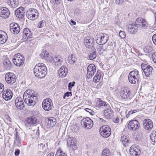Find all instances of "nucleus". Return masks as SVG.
I'll return each instance as SVG.
<instances>
[{
  "label": "nucleus",
  "instance_id": "f257e3e1",
  "mask_svg": "<svg viewBox=\"0 0 156 156\" xmlns=\"http://www.w3.org/2000/svg\"><path fill=\"white\" fill-rule=\"evenodd\" d=\"M34 70L35 76L40 79L44 78L47 74V68L43 63H39L36 64Z\"/></svg>",
  "mask_w": 156,
  "mask_h": 156
},
{
  "label": "nucleus",
  "instance_id": "f03ea898",
  "mask_svg": "<svg viewBox=\"0 0 156 156\" xmlns=\"http://www.w3.org/2000/svg\"><path fill=\"white\" fill-rule=\"evenodd\" d=\"M136 24L137 27H139L144 30L148 29L150 28V26L146 20L141 17L138 18L136 19Z\"/></svg>",
  "mask_w": 156,
  "mask_h": 156
},
{
  "label": "nucleus",
  "instance_id": "7ed1b4c3",
  "mask_svg": "<svg viewBox=\"0 0 156 156\" xmlns=\"http://www.w3.org/2000/svg\"><path fill=\"white\" fill-rule=\"evenodd\" d=\"M128 79L130 83L135 84L138 82L140 80V75L138 71L136 70L130 72L128 76Z\"/></svg>",
  "mask_w": 156,
  "mask_h": 156
},
{
  "label": "nucleus",
  "instance_id": "20e7f679",
  "mask_svg": "<svg viewBox=\"0 0 156 156\" xmlns=\"http://www.w3.org/2000/svg\"><path fill=\"white\" fill-rule=\"evenodd\" d=\"M25 103L29 106H34L37 101V96L35 94L23 97Z\"/></svg>",
  "mask_w": 156,
  "mask_h": 156
},
{
  "label": "nucleus",
  "instance_id": "39448f33",
  "mask_svg": "<svg viewBox=\"0 0 156 156\" xmlns=\"http://www.w3.org/2000/svg\"><path fill=\"white\" fill-rule=\"evenodd\" d=\"M12 61L15 65L20 66L24 64V58L20 54L18 53L14 55L12 58Z\"/></svg>",
  "mask_w": 156,
  "mask_h": 156
},
{
  "label": "nucleus",
  "instance_id": "423d86ee",
  "mask_svg": "<svg viewBox=\"0 0 156 156\" xmlns=\"http://www.w3.org/2000/svg\"><path fill=\"white\" fill-rule=\"evenodd\" d=\"M39 12L34 9H30L27 11L26 15L28 19L34 20L37 19L39 16Z\"/></svg>",
  "mask_w": 156,
  "mask_h": 156
},
{
  "label": "nucleus",
  "instance_id": "0eeeda50",
  "mask_svg": "<svg viewBox=\"0 0 156 156\" xmlns=\"http://www.w3.org/2000/svg\"><path fill=\"white\" fill-rule=\"evenodd\" d=\"M95 39L98 44H105L108 39V36L106 34L99 33L96 36Z\"/></svg>",
  "mask_w": 156,
  "mask_h": 156
},
{
  "label": "nucleus",
  "instance_id": "6e6552de",
  "mask_svg": "<svg viewBox=\"0 0 156 156\" xmlns=\"http://www.w3.org/2000/svg\"><path fill=\"white\" fill-rule=\"evenodd\" d=\"M101 135L104 137H107L111 134V129L108 126L105 125L102 126L99 129Z\"/></svg>",
  "mask_w": 156,
  "mask_h": 156
},
{
  "label": "nucleus",
  "instance_id": "1a4fd4ad",
  "mask_svg": "<svg viewBox=\"0 0 156 156\" xmlns=\"http://www.w3.org/2000/svg\"><path fill=\"white\" fill-rule=\"evenodd\" d=\"M16 78L15 75L13 73H8L5 75V80L8 83L12 84L16 81Z\"/></svg>",
  "mask_w": 156,
  "mask_h": 156
},
{
  "label": "nucleus",
  "instance_id": "9d476101",
  "mask_svg": "<svg viewBox=\"0 0 156 156\" xmlns=\"http://www.w3.org/2000/svg\"><path fill=\"white\" fill-rule=\"evenodd\" d=\"M53 106L51 100L49 98L44 99L42 103V107L46 111H49L51 109Z\"/></svg>",
  "mask_w": 156,
  "mask_h": 156
},
{
  "label": "nucleus",
  "instance_id": "9b49d317",
  "mask_svg": "<svg viewBox=\"0 0 156 156\" xmlns=\"http://www.w3.org/2000/svg\"><path fill=\"white\" fill-rule=\"evenodd\" d=\"M141 68L146 76L149 77L152 74L153 68L150 66L146 64H142L141 65Z\"/></svg>",
  "mask_w": 156,
  "mask_h": 156
},
{
  "label": "nucleus",
  "instance_id": "f8f14e48",
  "mask_svg": "<svg viewBox=\"0 0 156 156\" xmlns=\"http://www.w3.org/2000/svg\"><path fill=\"white\" fill-rule=\"evenodd\" d=\"M143 128L147 130H151L153 127V123L152 120L145 119L143 121Z\"/></svg>",
  "mask_w": 156,
  "mask_h": 156
},
{
  "label": "nucleus",
  "instance_id": "ddd939ff",
  "mask_svg": "<svg viewBox=\"0 0 156 156\" xmlns=\"http://www.w3.org/2000/svg\"><path fill=\"white\" fill-rule=\"evenodd\" d=\"M129 153L131 156H139L141 151L139 147L136 145H133L130 148Z\"/></svg>",
  "mask_w": 156,
  "mask_h": 156
},
{
  "label": "nucleus",
  "instance_id": "4468645a",
  "mask_svg": "<svg viewBox=\"0 0 156 156\" xmlns=\"http://www.w3.org/2000/svg\"><path fill=\"white\" fill-rule=\"evenodd\" d=\"M96 71V68L94 64H91L87 67V77L89 79L91 78Z\"/></svg>",
  "mask_w": 156,
  "mask_h": 156
},
{
  "label": "nucleus",
  "instance_id": "2eb2a0df",
  "mask_svg": "<svg viewBox=\"0 0 156 156\" xmlns=\"http://www.w3.org/2000/svg\"><path fill=\"white\" fill-rule=\"evenodd\" d=\"M81 123L86 129H90L92 127L93 123L92 121L89 118L87 117L81 120Z\"/></svg>",
  "mask_w": 156,
  "mask_h": 156
},
{
  "label": "nucleus",
  "instance_id": "dca6fc26",
  "mask_svg": "<svg viewBox=\"0 0 156 156\" xmlns=\"http://www.w3.org/2000/svg\"><path fill=\"white\" fill-rule=\"evenodd\" d=\"M84 43L87 48H92L94 46V39L91 37H87L84 40Z\"/></svg>",
  "mask_w": 156,
  "mask_h": 156
},
{
  "label": "nucleus",
  "instance_id": "f3484780",
  "mask_svg": "<svg viewBox=\"0 0 156 156\" xmlns=\"http://www.w3.org/2000/svg\"><path fill=\"white\" fill-rule=\"evenodd\" d=\"M127 30L130 33L133 34L137 30L138 27L136 24L134 23L130 22L126 25Z\"/></svg>",
  "mask_w": 156,
  "mask_h": 156
},
{
  "label": "nucleus",
  "instance_id": "a211bd4d",
  "mask_svg": "<svg viewBox=\"0 0 156 156\" xmlns=\"http://www.w3.org/2000/svg\"><path fill=\"white\" fill-rule=\"evenodd\" d=\"M10 30L13 34H17L19 33L20 29L19 25L17 23H12L10 25Z\"/></svg>",
  "mask_w": 156,
  "mask_h": 156
},
{
  "label": "nucleus",
  "instance_id": "6ab92c4d",
  "mask_svg": "<svg viewBox=\"0 0 156 156\" xmlns=\"http://www.w3.org/2000/svg\"><path fill=\"white\" fill-rule=\"evenodd\" d=\"M128 126L129 128L130 129L135 130L139 128L140 124L138 121L134 120L129 122Z\"/></svg>",
  "mask_w": 156,
  "mask_h": 156
},
{
  "label": "nucleus",
  "instance_id": "aec40b11",
  "mask_svg": "<svg viewBox=\"0 0 156 156\" xmlns=\"http://www.w3.org/2000/svg\"><path fill=\"white\" fill-rule=\"evenodd\" d=\"M76 140L73 137H70L67 140V145L69 148L72 150H75L76 148Z\"/></svg>",
  "mask_w": 156,
  "mask_h": 156
},
{
  "label": "nucleus",
  "instance_id": "412c9836",
  "mask_svg": "<svg viewBox=\"0 0 156 156\" xmlns=\"http://www.w3.org/2000/svg\"><path fill=\"white\" fill-rule=\"evenodd\" d=\"M10 12L9 9L5 7L0 9V16L3 19H6L9 17Z\"/></svg>",
  "mask_w": 156,
  "mask_h": 156
},
{
  "label": "nucleus",
  "instance_id": "4be33fe9",
  "mask_svg": "<svg viewBox=\"0 0 156 156\" xmlns=\"http://www.w3.org/2000/svg\"><path fill=\"white\" fill-rule=\"evenodd\" d=\"M38 122V121L36 117L31 116L27 119L26 125L30 126H36Z\"/></svg>",
  "mask_w": 156,
  "mask_h": 156
},
{
  "label": "nucleus",
  "instance_id": "5701e85b",
  "mask_svg": "<svg viewBox=\"0 0 156 156\" xmlns=\"http://www.w3.org/2000/svg\"><path fill=\"white\" fill-rule=\"evenodd\" d=\"M13 94L12 91L8 89L5 90L2 96L3 98L6 101L10 100L12 98Z\"/></svg>",
  "mask_w": 156,
  "mask_h": 156
},
{
  "label": "nucleus",
  "instance_id": "b1692460",
  "mask_svg": "<svg viewBox=\"0 0 156 156\" xmlns=\"http://www.w3.org/2000/svg\"><path fill=\"white\" fill-rule=\"evenodd\" d=\"M15 104L16 107L19 109H22L24 107L23 101L20 97H17L15 100Z\"/></svg>",
  "mask_w": 156,
  "mask_h": 156
},
{
  "label": "nucleus",
  "instance_id": "393cba45",
  "mask_svg": "<svg viewBox=\"0 0 156 156\" xmlns=\"http://www.w3.org/2000/svg\"><path fill=\"white\" fill-rule=\"evenodd\" d=\"M99 45L98 46L97 49L98 52L100 54H102L103 51H106L108 50L109 47L108 45L105 44L99 43Z\"/></svg>",
  "mask_w": 156,
  "mask_h": 156
},
{
  "label": "nucleus",
  "instance_id": "a878e982",
  "mask_svg": "<svg viewBox=\"0 0 156 156\" xmlns=\"http://www.w3.org/2000/svg\"><path fill=\"white\" fill-rule=\"evenodd\" d=\"M23 37L25 39H27L33 37V34L28 28H26L23 30Z\"/></svg>",
  "mask_w": 156,
  "mask_h": 156
},
{
  "label": "nucleus",
  "instance_id": "bb28decb",
  "mask_svg": "<svg viewBox=\"0 0 156 156\" xmlns=\"http://www.w3.org/2000/svg\"><path fill=\"white\" fill-rule=\"evenodd\" d=\"M46 125V127L49 129H50L55 126L56 123V119L54 118H50L48 119Z\"/></svg>",
  "mask_w": 156,
  "mask_h": 156
},
{
  "label": "nucleus",
  "instance_id": "cd10ccee",
  "mask_svg": "<svg viewBox=\"0 0 156 156\" xmlns=\"http://www.w3.org/2000/svg\"><path fill=\"white\" fill-rule=\"evenodd\" d=\"M113 115V111L110 108L106 109L104 111V115L107 119H110Z\"/></svg>",
  "mask_w": 156,
  "mask_h": 156
},
{
  "label": "nucleus",
  "instance_id": "c85d7f7f",
  "mask_svg": "<svg viewBox=\"0 0 156 156\" xmlns=\"http://www.w3.org/2000/svg\"><path fill=\"white\" fill-rule=\"evenodd\" d=\"M68 73V69L65 66L61 67L58 70V74L60 76L64 77L66 76Z\"/></svg>",
  "mask_w": 156,
  "mask_h": 156
},
{
  "label": "nucleus",
  "instance_id": "c756f323",
  "mask_svg": "<svg viewBox=\"0 0 156 156\" xmlns=\"http://www.w3.org/2000/svg\"><path fill=\"white\" fill-rule=\"evenodd\" d=\"M8 39L7 35L4 31H0V44L5 43Z\"/></svg>",
  "mask_w": 156,
  "mask_h": 156
},
{
  "label": "nucleus",
  "instance_id": "7c9ffc66",
  "mask_svg": "<svg viewBox=\"0 0 156 156\" xmlns=\"http://www.w3.org/2000/svg\"><path fill=\"white\" fill-rule=\"evenodd\" d=\"M130 92L129 90L124 89L122 90L120 93V96L123 98L130 99Z\"/></svg>",
  "mask_w": 156,
  "mask_h": 156
},
{
  "label": "nucleus",
  "instance_id": "2f4dec72",
  "mask_svg": "<svg viewBox=\"0 0 156 156\" xmlns=\"http://www.w3.org/2000/svg\"><path fill=\"white\" fill-rule=\"evenodd\" d=\"M24 8L20 7L17 9L15 11V14L17 17L22 18L24 15Z\"/></svg>",
  "mask_w": 156,
  "mask_h": 156
},
{
  "label": "nucleus",
  "instance_id": "473e14b6",
  "mask_svg": "<svg viewBox=\"0 0 156 156\" xmlns=\"http://www.w3.org/2000/svg\"><path fill=\"white\" fill-rule=\"evenodd\" d=\"M14 144L18 147H21L22 146V141L20 138L19 135L17 134V132H16L15 137Z\"/></svg>",
  "mask_w": 156,
  "mask_h": 156
},
{
  "label": "nucleus",
  "instance_id": "72a5a7b5",
  "mask_svg": "<svg viewBox=\"0 0 156 156\" xmlns=\"http://www.w3.org/2000/svg\"><path fill=\"white\" fill-rule=\"evenodd\" d=\"M7 3L11 8L16 7L18 4V0H7Z\"/></svg>",
  "mask_w": 156,
  "mask_h": 156
},
{
  "label": "nucleus",
  "instance_id": "f704fd0d",
  "mask_svg": "<svg viewBox=\"0 0 156 156\" xmlns=\"http://www.w3.org/2000/svg\"><path fill=\"white\" fill-rule=\"evenodd\" d=\"M63 58L59 55H55L54 59L57 65H60L62 63Z\"/></svg>",
  "mask_w": 156,
  "mask_h": 156
},
{
  "label": "nucleus",
  "instance_id": "c9c22d12",
  "mask_svg": "<svg viewBox=\"0 0 156 156\" xmlns=\"http://www.w3.org/2000/svg\"><path fill=\"white\" fill-rule=\"evenodd\" d=\"M76 61V58L75 55H69L68 58V61L70 64H73Z\"/></svg>",
  "mask_w": 156,
  "mask_h": 156
},
{
  "label": "nucleus",
  "instance_id": "e433bc0d",
  "mask_svg": "<svg viewBox=\"0 0 156 156\" xmlns=\"http://www.w3.org/2000/svg\"><path fill=\"white\" fill-rule=\"evenodd\" d=\"M3 65L4 67L7 69H10L11 68L12 64L11 62L8 59L4 60Z\"/></svg>",
  "mask_w": 156,
  "mask_h": 156
},
{
  "label": "nucleus",
  "instance_id": "4c0bfd02",
  "mask_svg": "<svg viewBox=\"0 0 156 156\" xmlns=\"http://www.w3.org/2000/svg\"><path fill=\"white\" fill-rule=\"evenodd\" d=\"M40 55L41 57L42 58L47 59L49 56V54L47 51L44 50Z\"/></svg>",
  "mask_w": 156,
  "mask_h": 156
},
{
  "label": "nucleus",
  "instance_id": "58836bf2",
  "mask_svg": "<svg viewBox=\"0 0 156 156\" xmlns=\"http://www.w3.org/2000/svg\"><path fill=\"white\" fill-rule=\"evenodd\" d=\"M121 141L122 142L123 145L126 146L128 143L129 140L126 136H123L121 137Z\"/></svg>",
  "mask_w": 156,
  "mask_h": 156
},
{
  "label": "nucleus",
  "instance_id": "ea45409f",
  "mask_svg": "<svg viewBox=\"0 0 156 156\" xmlns=\"http://www.w3.org/2000/svg\"><path fill=\"white\" fill-rule=\"evenodd\" d=\"M101 77L100 73H98V71H97V73L93 78L94 82L95 83L98 82L100 81Z\"/></svg>",
  "mask_w": 156,
  "mask_h": 156
},
{
  "label": "nucleus",
  "instance_id": "a19ab883",
  "mask_svg": "<svg viewBox=\"0 0 156 156\" xmlns=\"http://www.w3.org/2000/svg\"><path fill=\"white\" fill-rule=\"evenodd\" d=\"M150 138L152 142L156 143V131H154L151 133Z\"/></svg>",
  "mask_w": 156,
  "mask_h": 156
},
{
  "label": "nucleus",
  "instance_id": "79ce46f5",
  "mask_svg": "<svg viewBox=\"0 0 156 156\" xmlns=\"http://www.w3.org/2000/svg\"><path fill=\"white\" fill-rule=\"evenodd\" d=\"M96 52L93 51L90 52L88 55V58L90 60H92L95 58L96 57Z\"/></svg>",
  "mask_w": 156,
  "mask_h": 156
},
{
  "label": "nucleus",
  "instance_id": "37998d69",
  "mask_svg": "<svg viewBox=\"0 0 156 156\" xmlns=\"http://www.w3.org/2000/svg\"><path fill=\"white\" fill-rule=\"evenodd\" d=\"M101 156H111L109 150L105 148L102 152Z\"/></svg>",
  "mask_w": 156,
  "mask_h": 156
},
{
  "label": "nucleus",
  "instance_id": "c03bdc74",
  "mask_svg": "<svg viewBox=\"0 0 156 156\" xmlns=\"http://www.w3.org/2000/svg\"><path fill=\"white\" fill-rule=\"evenodd\" d=\"M144 52L146 53H149L153 51V48L151 46H146L144 49Z\"/></svg>",
  "mask_w": 156,
  "mask_h": 156
},
{
  "label": "nucleus",
  "instance_id": "a18cd8bd",
  "mask_svg": "<svg viewBox=\"0 0 156 156\" xmlns=\"http://www.w3.org/2000/svg\"><path fill=\"white\" fill-rule=\"evenodd\" d=\"M31 95L33 94L30 93V90H27L24 92L23 95V97L28 96L29 95L30 96Z\"/></svg>",
  "mask_w": 156,
  "mask_h": 156
},
{
  "label": "nucleus",
  "instance_id": "49530a36",
  "mask_svg": "<svg viewBox=\"0 0 156 156\" xmlns=\"http://www.w3.org/2000/svg\"><path fill=\"white\" fill-rule=\"evenodd\" d=\"M98 106H99L100 107L102 106H106V103L102 101V100H99V102L98 104Z\"/></svg>",
  "mask_w": 156,
  "mask_h": 156
},
{
  "label": "nucleus",
  "instance_id": "de8ad7c7",
  "mask_svg": "<svg viewBox=\"0 0 156 156\" xmlns=\"http://www.w3.org/2000/svg\"><path fill=\"white\" fill-rule=\"evenodd\" d=\"M119 36L122 38H124L126 36L125 32L124 31H120L119 32Z\"/></svg>",
  "mask_w": 156,
  "mask_h": 156
},
{
  "label": "nucleus",
  "instance_id": "09e8293b",
  "mask_svg": "<svg viewBox=\"0 0 156 156\" xmlns=\"http://www.w3.org/2000/svg\"><path fill=\"white\" fill-rule=\"evenodd\" d=\"M44 24L45 23L44 21H41L39 22L38 27L40 28H42L44 26Z\"/></svg>",
  "mask_w": 156,
  "mask_h": 156
},
{
  "label": "nucleus",
  "instance_id": "8fccbe9b",
  "mask_svg": "<svg viewBox=\"0 0 156 156\" xmlns=\"http://www.w3.org/2000/svg\"><path fill=\"white\" fill-rule=\"evenodd\" d=\"M58 152H59L60 156H67V154L64 153L60 149L58 150Z\"/></svg>",
  "mask_w": 156,
  "mask_h": 156
},
{
  "label": "nucleus",
  "instance_id": "3c124183",
  "mask_svg": "<svg viewBox=\"0 0 156 156\" xmlns=\"http://www.w3.org/2000/svg\"><path fill=\"white\" fill-rule=\"evenodd\" d=\"M152 58L154 63H156V52H154L152 54Z\"/></svg>",
  "mask_w": 156,
  "mask_h": 156
},
{
  "label": "nucleus",
  "instance_id": "603ef678",
  "mask_svg": "<svg viewBox=\"0 0 156 156\" xmlns=\"http://www.w3.org/2000/svg\"><path fill=\"white\" fill-rule=\"evenodd\" d=\"M4 89V87L3 84L0 83V94L2 93Z\"/></svg>",
  "mask_w": 156,
  "mask_h": 156
},
{
  "label": "nucleus",
  "instance_id": "864d4df0",
  "mask_svg": "<svg viewBox=\"0 0 156 156\" xmlns=\"http://www.w3.org/2000/svg\"><path fill=\"white\" fill-rule=\"evenodd\" d=\"M44 147V144L42 143L38 145V148L40 150H43V149Z\"/></svg>",
  "mask_w": 156,
  "mask_h": 156
},
{
  "label": "nucleus",
  "instance_id": "5fc2aeb1",
  "mask_svg": "<svg viewBox=\"0 0 156 156\" xmlns=\"http://www.w3.org/2000/svg\"><path fill=\"white\" fill-rule=\"evenodd\" d=\"M152 39L154 44L156 45V34L153 35L152 37Z\"/></svg>",
  "mask_w": 156,
  "mask_h": 156
},
{
  "label": "nucleus",
  "instance_id": "6e6d98bb",
  "mask_svg": "<svg viewBox=\"0 0 156 156\" xmlns=\"http://www.w3.org/2000/svg\"><path fill=\"white\" fill-rule=\"evenodd\" d=\"M113 121L115 123H117L119 122V119L118 117L115 116L113 119Z\"/></svg>",
  "mask_w": 156,
  "mask_h": 156
},
{
  "label": "nucleus",
  "instance_id": "4d7b16f0",
  "mask_svg": "<svg viewBox=\"0 0 156 156\" xmlns=\"http://www.w3.org/2000/svg\"><path fill=\"white\" fill-rule=\"evenodd\" d=\"M124 0H115V3L117 5H121L123 2Z\"/></svg>",
  "mask_w": 156,
  "mask_h": 156
},
{
  "label": "nucleus",
  "instance_id": "13d9d810",
  "mask_svg": "<svg viewBox=\"0 0 156 156\" xmlns=\"http://www.w3.org/2000/svg\"><path fill=\"white\" fill-rule=\"evenodd\" d=\"M75 83V82H73L72 83H69L68 84V87H69L70 88H72V87L74 86Z\"/></svg>",
  "mask_w": 156,
  "mask_h": 156
},
{
  "label": "nucleus",
  "instance_id": "bf43d9fd",
  "mask_svg": "<svg viewBox=\"0 0 156 156\" xmlns=\"http://www.w3.org/2000/svg\"><path fill=\"white\" fill-rule=\"evenodd\" d=\"M20 152V150L19 149H16L15 151V154L16 156H18L19 155Z\"/></svg>",
  "mask_w": 156,
  "mask_h": 156
},
{
  "label": "nucleus",
  "instance_id": "052dcab7",
  "mask_svg": "<svg viewBox=\"0 0 156 156\" xmlns=\"http://www.w3.org/2000/svg\"><path fill=\"white\" fill-rule=\"evenodd\" d=\"M53 3L58 4L60 3V0H52Z\"/></svg>",
  "mask_w": 156,
  "mask_h": 156
},
{
  "label": "nucleus",
  "instance_id": "680f3d73",
  "mask_svg": "<svg viewBox=\"0 0 156 156\" xmlns=\"http://www.w3.org/2000/svg\"><path fill=\"white\" fill-rule=\"evenodd\" d=\"M65 95L68 97L69 96L72 95V92H67L65 94Z\"/></svg>",
  "mask_w": 156,
  "mask_h": 156
},
{
  "label": "nucleus",
  "instance_id": "e2e57ef3",
  "mask_svg": "<svg viewBox=\"0 0 156 156\" xmlns=\"http://www.w3.org/2000/svg\"><path fill=\"white\" fill-rule=\"evenodd\" d=\"M85 110L86 111L89 112L90 113L92 112V110L89 108H86L85 109Z\"/></svg>",
  "mask_w": 156,
  "mask_h": 156
},
{
  "label": "nucleus",
  "instance_id": "0e129e2a",
  "mask_svg": "<svg viewBox=\"0 0 156 156\" xmlns=\"http://www.w3.org/2000/svg\"><path fill=\"white\" fill-rule=\"evenodd\" d=\"M130 114H132L131 111H129L128 114H126V118H128Z\"/></svg>",
  "mask_w": 156,
  "mask_h": 156
},
{
  "label": "nucleus",
  "instance_id": "69168bd1",
  "mask_svg": "<svg viewBox=\"0 0 156 156\" xmlns=\"http://www.w3.org/2000/svg\"><path fill=\"white\" fill-rule=\"evenodd\" d=\"M71 23L74 25H75L76 24V22L73 21L72 20H71Z\"/></svg>",
  "mask_w": 156,
  "mask_h": 156
},
{
  "label": "nucleus",
  "instance_id": "338daca9",
  "mask_svg": "<svg viewBox=\"0 0 156 156\" xmlns=\"http://www.w3.org/2000/svg\"><path fill=\"white\" fill-rule=\"evenodd\" d=\"M47 156H54V154L53 153H51L48 154Z\"/></svg>",
  "mask_w": 156,
  "mask_h": 156
},
{
  "label": "nucleus",
  "instance_id": "774afa93",
  "mask_svg": "<svg viewBox=\"0 0 156 156\" xmlns=\"http://www.w3.org/2000/svg\"><path fill=\"white\" fill-rule=\"evenodd\" d=\"M155 17V23H154L156 25V13L154 14Z\"/></svg>",
  "mask_w": 156,
  "mask_h": 156
}]
</instances>
